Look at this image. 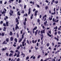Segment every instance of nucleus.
Segmentation results:
<instances>
[{
    "label": "nucleus",
    "instance_id": "obj_1",
    "mask_svg": "<svg viewBox=\"0 0 61 61\" xmlns=\"http://www.w3.org/2000/svg\"><path fill=\"white\" fill-rule=\"evenodd\" d=\"M8 24H9V23H8V22H6V25H5V23H4L3 24V25L4 26H6V25L7 26H9V25H8Z\"/></svg>",
    "mask_w": 61,
    "mask_h": 61
},
{
    "label": "nucleus",
    "instance_id": "obj_2",
    "mask_svg": "<svg viewBox=\"0 0 61 61\" xmlns=\"http://www.w3.org/2000/svg\"><path fill=\"white\" fill-rule=\"evenodd\" d=\"M37 26H36L33 29L32 32L33 34H34V30H36L37 29Z\"/></svg>",
    "mask_w": 61,
    "mask_h": 61
},
{
    "label": "nucleus",
    "instance_id": "obj_3",
    "mask_svg": "<svg viewBox=\"0 0 61 61\" xmlns=\"http://www.w3.org/2000/svg\"><path fill=\"white\" fill-rule=\"evenodd\" d=\"M28 10V15H29V14H30V13H31V8H29Z\"/></svg>",
    "mask_w": 61,
    "mask_h": 61
},
{
    "label": "nucleus",
    "instance_id": "obj_4",
    "mask_svg": "<svg viewBox=\"0 0 61 61\" xmlns=\"http://www.w3.org/2000/svg\"><path fill=\"white\" fill-rule=\"evenodd\" d=\"M51 18H50V17H49V19L50 20V21H51L52 20V18L53 17V15H51Z\"/></svg>",
    "mask_w": 61,
    "mask_h": 61
},
{
    "label": "nucleus",
    "instance_id": "obj_5",
    "mask_svg": "<svg viewBox=\"0 0 61 61\" xmlns=\"http://www.w3.org/2000/svg\"><path fill=\"white\" fill-rule=\"evenodd\" d=\"M38 30H36V31H35V35L36 36V35H37V32H38Z\"/></svg>",
    "mask_w": 61,
    "mask_h": 61
},
{
    "label": "nucleus",
    "instance_id": "obj_6",
    "mask_svg": "<svg viewBox=\"0 0 61 61\" xmlns=\"http://www.w3.org/2000/svg\"><path fill=\"white\" fill-rule=\"evenodd\" d=\"M47 16L46 15H44V16H43L42 17V20H44V18H45V17H46Z\"/></svg>",
    "mask_w": 61,
    "mask_h": 61
},
{
    "label": "nucleus",
    "instance_id": "obj_7",
    "mask_svg": "<svg viewBox=\"0 0 61 61\" xmlns=\"http://www.w3.org/2000/svg\"><path fill=\"white\" fill-rule=\"evenodd\" d=\"M13 40H14V38L13 37H11L10 38V40L11 41H13Z\"/></svg>",
    "mask_w": 61,
    "mask_h": 61
},
{
    "label": "nucleus",
    "instance_id": "obj_8",
    "mask_svg": "<svg viewBox=\"0 0 61 61\" xmlns=\"http://www.w3.org/2000/svg\"><path fill=\"white\" fill-rule=\"evenodd\" d=\"M17 15H18L19 16L21 15V14L20 13V11H19L17 12Z\"/></svg>",
    "mask_w": 61,
    "mask_h": 61
},
{
    "label": "nucleus",
    "instance_id": "obj_9",
    "mask_svg": "<svg viewBox=\"0 0 61 61\" xmlns=\"http://www.w3.org/2000/svg\"><path fill=\"white\" fill-rule=\"evenodd\" d=\"M4 29L3 30V31H5V30L6 29V27H4Z\"/></svg>",
    "mask_w": 61,
    "mask_h": 61
},
{
    "label": "nucleus",
    "instance_id": "obj_10",
    "mask_svg": "<svg viewBox=\"0 0 61 61\" xmlns=\"http://www.w3.org/2000/svg\"><path fill=\"white\" fill-rule=\"evenodd\" d=\"M6 41H4V42H3V44H7V42H6Z\"/></svg>",
    "mask_w": 61,
    "mask_h": 61
},
{
    "label": "nucleus",
    "instance_id": "obj_11",
    "mask_svg": "<svg viewBox=\"0 0 61 61\" xmlns=\"http://www.w3.org/2000/svg\"><path fill=\"white\" fill-rule=\"evenodd\" d=\"M9 38H7L6 39V42H9Z\"/></svg>",
    "mask_w": 61,
    "mask_h": 61
},
{
    "label": "nucleus",
    "instance_id": "obj_12",
    "mask_svg": "<svg viewBox=\"0 0 61 61\" xmlns=\"http://www.w3.org/2000/svg\"><path fill=\"white\" fill-rule=\"evenodd\" d=\"M47 34L48 36H49V37H51V36H51L50 34H49L47 32Z\"/></svg>",
    "mask_w": 61,
    "mask_h": 61
},
{
    "label": "nucleus",
    "instance_id": "obj_13",
    "mask_svg": "<svg viewBox=\"0 0 61 61\" xmlns=\"http://www.w3.org/2000/svg\"><path fill=\"white\" fill-rule=\"evenodd\" d=\"M18 29H19V27H15V30H16Z\"/></svg>",
    "mask_w": 61,
    "mask_h": 61
},
{
    "label": "nucleus",
    "instance_id": "obj_14",
    "mask_svg": "<svg viewBox=\"0 0 61 61\" xmlns=\"http://www.w3.org/2000/svg\"><path fill=\"white\" fill-rule=\"evenodd\" d=\"M24 16H26V17H27L28 15H27V14L26 13L25 15V14L24 15Z\"/></svg>",
    "mask_w": 61,
    "mask_h": 61
},
{
    "label": "nucleus",
    "instance_id": "obj_15",
    "mask_svg": "<svg viewBox=\"0 0 61 61\" xmlns=\"http://www.w3.org/2000/svg\"><path fill=\"white\" fill-rule=\"evenodd\" d=\"M46 45L48 47L49 46V45H50V44H49V43H47Z\"/></svg>",
    "mask_w": 61,
    "mask_h": 61
},
{
    "label": "nucleus",
    "instance_id": "obj_16",
    "mask_svg": "<svg viewBox=\"0 0 61 61\" xmlns=\"http://www.w3.org/2000/svg\"><path fill=\"white\" fill-rule=\"evenodd\" d=\"M15 41L16 43H17V39H16V38H15Z\"/></svg>",
    "mask_w": 61,
    "mask_h": 61
},
{
    "label": "nucleus",
    "instance_id": "obj_17",
    "mask_svg": "<svg viewBox=\"0 0 61 61\" xmlns=\"http://www.w3.org/2000/svg\"><path fill=\"white\" fill-rule=\"evenodd\" d=\"M60 52V51H59V50H58L57 51H56L55 52V54H57V53L58 52Z\"/></svg>",
    "mask_w": 61,
    "mask_h": 61
},
{
    "label": "nucleus",
    "instance_id": "obj_18",
    "mask_svg": "<svg viewBox=\"0 0 61 61\" xmlns=\"http://www.w3.org/2000/svg\"><path fill=\"white\" fill-rule=\"evenodd\" d=\"M20 48V46H19L16 48V49H17L18 50H19V48Z\"/></svg>",
    "mask_w": 61,
    "mask_h": 61
},
{
    "label": "nucleus",
    "instance_id": "obj_19",
    "mask_svg": "<svg viewBox=\"0 0 61 61\" xmlns=\"http://www.w3.org/2000/svg\"><path fill=\"white\" fill-rule=\"evenodd\" d=\"M46 29H45L44 30H42V32H43V33L45 34V30Z\"/></svg>",
    "mask_w": 61,
    "mask_h": 61
},
{
    "label": "nucleus",
    "instance_id": "obj_20",
    "mask_svg": "<svg viewBox=\"0 0 61 61\" xmlns=\"http://www.w3.org/2000/svg\"><path fill=\"white\" fill-rule=\"evenodd\" d=\"M22 55H24L23 57H24L25 56V54H24V53H22V54H21V56H22Z\"/></svg>",
    "mask_w": 61,
    "mask_h": 61
},
{
    "label": "nucleus",
    "instance_id": "obj_21",
    "mask_svg": "<svg viewBox=\"0 0 61 61\" xmlns=\"http://www.w3.org/2000/svg\"><path fill=\"white\" fill-rule=\"evenodd\" d=\"M22 40V39H20V40L19 41V43H20V42H21Z\"/></svg>",
    "mask_w": 61,
    "mask_h": 61
},
{
    "label": "nucleus",
    "instance_id": "obj_22",
    "mask_svg": "<svg viewBox=\"0 0 61 61\" xmlns=\"http://www.w3.org/2000/svg\"><path fill=\"white\" fill-rule=\"evenodd\" d=\"M1 36H5V33H2L1 34Z\"/></svg>",
    "mask_w": 61,
    "mask_h": 61
},
{
    "label": "nucleus",
    "instance_id": "obj_23",
    "mask_svg": "<svg viewBox=\"0 0 61 61\" xmlns=\"http://www.w3.org/2000/svg\"><path fill=\"white\" fill-rule=\"evenodd\" d=\"M57 28H57V26H56L54 28V29H57Z\"/></svg>",
    "mask_w": 61,
    "mask_h": 61
},
{
    "label": "nucleus",
    "instance_id": "obj_24",
    "mask_svg": "<svg viewBox=\"0 0 61 61\" xmlns=\"http://www.w3.org/2000/svg\"><path fill=\"white\" fill-rule=\"evenodd\" d=\"M12 55H13V54L12 53H10V54L9 55V56H10H10H12Z\"/></svg>",
    "mask_w": 61,
    "mask_h": 61
},
{
    "label": "nucleus",
    "instance_id": "obj_25",
    "mask_svg": "<svg viewBox=\"0 0 61 61\" xmlns=\"http://www.w3.org/2000/svg\"><path fill=\"white\" fill-rule=\"evenodd\" d=\"M26 41L27 43L29 44V45H30V44H29V41H28V40H27Z\"/></svg>",
    "mask_w": 61,
    "mask_h": 61
},
{
    "label": "nucleus",
    "instance_id": "obj_26",
    "mask_svg": "<svg viewBox=\"0 0 61 61\" xmlns=\"http://www.w3.org/2000/svg\"><path fill=\"white\" fill-rule=\"evenodd\" d=\"M29 56H27L26 57V60H28V59H29Z\"/></svg>",
    "mask_w": 61,
    "mask_h": 61
},
{
    "label": "nucleus",
    "instance_id": "obj_27",
    "mask_svg": "<svg viewBox=\"0 0 61 61\" xmlns=\"http://www.w3.org/2000/svg\"><path fill=\"white\" fill-rule=\"evenodd\" d=\"M37 21L38 23H39L40 21V19H38Z\"/></svg>",
    "mask_w": 61,
    "mask_h": 61
},
{
    "label": "nucleus",
    "instance_id": "obj_28",
    "mask_svg": "<svg viewBox=\"0 0 61 61\" xmlns=\"http://www.w3.org/2000/svg\"><path fill=\"white\" fill-rule=\"evenodd\" d=\"M58 3V1H56L55 3V4H57Z\"/></svg>",
    "mask_w": 61,
    "mask_h": 61
},
{
    "label": "nucleus",
    "instance_id": "obj_29",
    "mask_svg": "<svg viewBox=\"0 0 61 61\" xmlns=\"http://www.w3.org/2000/svg\"><path fill=\"white\" fill-rule=\"evenodd\" d=\"M12 34H13V33H12V31H10V36H12Z\"/></svg>",
    "mask_w": 61,
    "mask_h": 61
},
{
    "label": "nucleus",
    "instance_id": "obj_30",
    "mask_svg": "<svg viewBox=\"0 0 61 61\" xmlns=\"http://www.w3.org/2000/svg\"><path fill=\"white\" fill-rule=\"evenodd\" d=\"M44 25H45V26H46V22H44Z\"/></svg>",
    "mask_w": 61,
    "mask_h": 61
},
{
    "label": "nucleus",
    "instance_id": "obj_31",
    "mask_svg": "<svg viewBox=\"0 0 61 61\" xmlns=\"http://www.w3.org/2000/svg\"><path fill=\"white\" fill-rule=\"evenodd\" d=\"M45 9L46 10H47L48 9V7L47 6H46L45 7Z\"/></svg>",
    "mask_w": 61,
    "mask_h": 61
},
{
    "label": "nucleus",
    "instance_id": "obj_32",
    "mask_svg": "<svg viewBox=\"0 0 61 61\" xmlns=\"http://www.w3.org/2000/svg\"><path fill=\"white\" fill-rule=\"evenodd\" d=\"M35 48L36 50H37V49H38V48H37V47L36 48V46H35Z\"/></svg>",
    "mask_w": 61,
    "mask_h": 61
},
{
    "label": "nucleus",
    "instance_id": "obj_33",
    "mask_svg": "<svg viewBox=\"0 0 61 61\" xmlns=\"http://www.w3.org/2000/svg\"><path fill=\"white\" fill-rule=\"evenodd\" d=\"M41 56L40 55H39L37 57V58L38 59H39V58H40V57Z\"/></svg>",
    "mask_w": 61,
    "mask_h": 61
},
{
    "label": "nucleus",
    "instance_id": "obj_34",
    "mask_svg": "<svg viewBox=\"0 0 61 61\" xmlns=\"http://www.w3.org/2000/svg\"><path fill=\"white\" fill-rule=\"evenodd\" d=\"M10 12L12 13V14H13L14 13V12L12 10H10Z\"/></svg>",
    "mask_w": 61,
    "mask_h": 61
},
{
    "label": "nucleus",
    "instance_id": "obj_35",
    "mask_svg": "<svg viewBox=\"0 0 61 61\" xmlns=\"http://www.w3.org/2000/svg\"><path fill=\"white\" fill-rule=\"evenodd\" d=\"M36 9L35 8L33 10V12H35V11H36Z\"/></svg>",
    "mask_w": 61,
    "mask_h": 61
},
{
    "label": "nucleus",
    "instance_id": "obj_36",
    "mask_svg": "<svg viewBox=\"0 0 61 61\" xmlns=\"http://www.w3.org/2000/svg\"><path fill=\"white\" fill-rule=\"evenodd\" d=\"M26 39V37L23 40L24 42H25V40Z\"/></svg>",
    "mask_w": 61,
    "mask_h": 61
},
{
    "label": "nucleus",
    "instance_id": "obj_37",
    "mask_svg": "<svg viewBox=\"0 0 61 61\" xmlns=\"http://www.w3.org/2000/svg\"><path fill=\"white\" fill-rule=\"evenodd\" d=\"M36 59V57L35 56H34L33 57V59Z\"/></svg>",
    "mask_w": 61,
    "mask_h": 61
},
{
    "label": "nucleus",
    "instance_id": "obj_38",
    "mask_svg": "<svg viewBox=\"0 0 61 61\" xmlns=\"http://www.w3.org/2000/svg\"><path fill=\"white\" fill-rule=\"evenodd\" d=\"M41 45H43V41H42L41 42Z\"/></svg>",
    "mask_w": 61,
    "mask_h": 61
},
{
    "label": "nucleus",
    "instance_id": "obj_39",
    "mask_svg": "<svg viewBox=\"0 0 61 61\" xmlns=\"http://www.w3.org/2000/svg\"><path fill=\"white\" fill-rule=\"evenodd\" d=\"M6 56H9V55H8V53H6Z\"/></svg>",
    "mask_w": 61,
    "mask_h": 61
},
{
    "label": "nucleus",
    "instance_id": "obj_40",
    "mask_svg": "<svg viewBox=\"0 0 61 61\" xmlns=\"http://www.w3.org/2000/svg\"><path fill=\"white\" fill-rule=\"evenodd\" d=\"M20 61V59L19 58H18L17 59V60L16 61Z\"/></svg>",
    "mask_w": 61,
    "mask_h": 61
},
{
    "label": "nucleus",
    "instance_id": "obj_41",
    "mask_svg": "<svg viewBox=\"0 0 61 61\" xmlns=\"http://www.w3.org/2000/svg\"><path fill=\"white\" fill-rule=\"evenodd\" d=\"M3 23V21H1L0 22V24H2Z\"/></svg>",
    "mask_w": 61,
    "mask_h": 61
},
{
    "label": "nucleus",
    "instance_id": "obj_42",
    "mask_svg": "<svg viewBox=\"0 0 61 61\" xmlns=\"http://www.w3.org/2000/svg\"><path fill=\"white\" fill-rule=\"evenodd\" d=\"M45 2H46V3H48V2H49V1H47V0H46L45 1Z\"/></svg>",
    "mask_w": 61,
    "mask_h": 61
},
{
    "label": "nucleus",
    "instance_id": "obj_43",
    "mask_svg": "<svg viewBox=\"0 0 61 61\" xmlns=\"http://www.w3.org/2000/svg\"><path fill=\"white\" fill-rule=\"evenodd\" d=\"M58 34H61V32H60V31H58Z\"/></svg>",
    "mask_w": 61,
    "mask_h": 61
},
{
    "label": "nucleus",
    "instance_id": "obj_44",
    "mask_svg": "<svg viewBox=\"0 0 61 61\" xmlns=\"http://www.w3.org/2000/svg\"><path fill=\"white\" fill-rule=\"evenodd\" d=\"M32 42L33 43V44H34V43H35V41H34V40L32 41Z\"/></svg>",
    "mask_w": 61,
    "mask_h": 61
},
{
    "label": "nucleus",
    "instance_id": "obj_45",
    "mask_svg": "<svg viewBox=\"0 0 61 61\" xmlns=\"http://www.w3.org/2000/svg\"><path fill=\"white\" fill-rule=\"evenodd\" d=\"M60 45H58V46H57V48H58V47H60Z\"/></svg>",
    "mask_w": 61,
    "mask_h": 61
},
{
    "label": "nucleus",
    "instance_id": "obj_46",
    "mask_svg": "<svg viewBox=\"0 0 61 61\" xmlns=\"http://www.w3.org/2000/svg\"><path fill=\"white\" fill-rule=\"evenodd\" d=\"M21 0H19V3H21Z\"/></svg>",
    "mask_w": 61,
    "mask_h": 61
},
{
    "label": "nucleus",
    "instance_id": "obj_47",
    "mask_svg": "<svg viewBox=\"0 0 61 61\" xmlns=\"http://www.w3.org/2000/svg\"><path fill=\"white\" fill-rule=\"evenodd\" d=\"M9 14L10 15V16H12V15H13L11 13H9Z\"/></svg>",
    "mask_w": 61,
    "mask_h": 61
},
{
    "label": "nucleus",
    "instance_id": "obj_48",
    "mask_svg": "<svg viewBox=\"0 0 61 61\" xmlns=\"http://www.w3.org/2000/svg\"><path fill=\"white\" fill-rule=\"evenodd\" d=\"M20 56L19 55V54H18L17 55V57H19V56Z\"/></svg>",
    "mask_w": 61,
    "mask_h": 61
},
{
    "label": "nucleus",
    "instance_id": "obj_49",
    "mask_svg": "<svg viewBox=\"0 0 61 61\" xmlns=\"http://www.w3.org/2000/svg\"><path fill=\"white\" fill-rule=\"evenodd\" d=\"M23 24L24 25H26V22H25L23 23Z\"/></svg>",
    "mask_w": 61,
    "mask_h": 61
},
{
    "label": "nucleus",
    "instance_id": "obj_50",
    "mask_svg": "<svg viewBox=\"0 0 61 61\" xmlns=\"http://www.w3.org/2000/svg\"><path fill=\"white\" fill-rule=\"evenodd\" d=\"M24 12H25V11H24V10H22V14H24Z\"/></svg>",
    "mask_w": 61,
    "mask_h": 61
},
{
    "label": "nucleus",
    "instance_id": "obj_51",
    "mask_svg": "<svg viewBox=\"0 0 61 61\" xmlns=\"http://www.w3.org/2000/svg\"><path fill=\"white\" fill-rule=\"evenodd\" d=\"M26 5H25V6L24 7V9H25L26 8Z\"/></svg>",
    "mask_w": 61,
    "mask_h": 61
},
{
    "label": "nucleus",
    "instance_id": "obj_52",
    "mask_svg": "<svg viewBox=\"0 0 61 61\" xmlns=\"http://www.w3.org/2000/svg\"><path fill=\"white\" fill-rule=\"evenodd\" d=\"M41 36H42V37H44V35H43V34H41Z\"/></svg>",
    "mask_w": 61,
    "mask_h": 61
},
{
    "label": "nucleus",
    "instance_id": "obj_53",
    "mask_svg": "<svg viewBox=\"0 0 61 61\" xmlns=\"http://www.w3.org/2000/svg\"><path fill=\"white\" fill-rule=\"evenodd\" d=\"M37 7H38V8H40V6L39 5H37Z\"/></svg>",
    "mask_w": 61,
    "mask_h": 61
},
{
    "label": "nucleus",
    "instance_id": "obj_54",
    "mask_svg": "<svg viewBox=\"0 0 61 61\" xmlns=\"http://www.w3.org/2000/svg\"><path fill=\"white\" fill-rule=\"evenodd\" d=\"M49 33L50 34H51V31H49Z\"/></svg>",
    "mask_w": 61,
    "mask_h": 61
},
{
    "label": "nucleus",
    "instance_id": "obj_55",
    "mask_svg": "<svg viewBox=\"0 0 61 61\" xmlns=\"http://www.w3.org/2000/svg\"><path fill=\"white\" fill-rule=\"evenodd\" d=\"M36 46H39V43H37L36 44Z\"/></svg>",
    "mask_w": 61,
    "mask_h": 61
},
{
    "label": "nucleus",
    "instance_id": "obj_56",
    "mask_svg": "<svg viewBox=\"0 0 61 61\" xmlns=\"http://www.w3.org/2000/svg\"><path fill=\"white\" fill-rule=\"evenodd\" d=\"M35 15L36 16V15H37V13H35Z\"/></svg>",
    "mask_w": 61,
    "mask_h": 61
},
{
    "label": "nucleus",
    "instance_id": "obj_57",
    "mask_svg": "<svg viewBox=\"0 0 61 61\" xmlns=\"http://www.w3.org/2000/svg\"><path fill=\"white\" fill-rule=\"evenodd\" d=\"M37 12H38V11L36 10V11H35V13H36L37 14Z\"/></svg>",
    "mask_w": 61,
    "mask_h": 61
},
{
    "label": "nucleus",
    "instance_id": "obj_58",
    "mask_svg": "<svg viewBox=\"0 0 61 61\" xmlns=\"http://www.w3.org/2000/svg\"><path fill=\"white\" fill-rule=\"evenodd\" d=\"M16 55H17V54L16 53H15V55H14V56H16Z\"/></svg>",
    "mask_w": 61,
    "mask_h": 61
},
{
    "label": "nucleus",
    "instance_id": "obj_59",
    "mask_svg": "<svg viewBox=\"0 0 61 61\" xmlns=\"http://www.w3.org/2000/svg\"><path fill=\"white\" fill-rule=\"evenodd\" d=\"M24 35H22V37L21 38V39H23L24 38Z\"/></svg>",
    "mask_w": 61,
    "mask_h": 61
},
{
    "label": "nucleus",
    "instance_id": "obj_60",
    "mask_svg": "<svg viewBox=\"0 0 61 61\" xmlns=\"http://www.w3.org/2000/svg\"><path fill=\"white\" fill-rule=\"evenodd\" d=\"M0 4H2V1L1 0L0 1Z\"/></svg>",
    "mask_w": 61,
    "mask_h": 61
},
{
    "label": "nucleus",
    "instance_id": "obj_61",
    "mask_svg": "<svg viewBox=\"0 0 61 61\" xmlns=\"http://www.w3.org/2000/svg\"><path fill=\"white\" fill-rule=\"evenodd\" d=\"M50 50H51V48L50 47H49L48 48Z\"/></svg>",
    "mask_w": 61,
    "mask_h": 61
},
{
    "label": "nucleus",
    "instance_id": "obj_62",
    "mask_svg": "<svg viewBox=\"0 0 61 61\" xmlns=\"http://www.w3.org/2000/svg\"><path fill=\"white\" fill-rule=\"evenodd\" d=\"M29 53H31V50H29Z\"/></svg>",
    "mask_w": 61,
    "mask_h": 61
},
{
    "label": "nucleus",
    "instance_id": "obj_63",
    "mask_svg": "<svg viewBox=\"0 0 61 61\" xmlns=\"http://www.w3.org/2000/svg\"><path fill=\"white\" fill-rule=\"evenodd\" d=\"M41 34H43V31L42 30H41Z\"/></svg>",
    "mask_w": 61,
    "mask_h": 61
},
{
    "label": "nucleus",
    "instance_id": "obj_64",
    "mask_svg": "<svg viewBox=\"0 0 61 61\" xmlns=\"http://www.w3.org/2000/svg\"><path fill=\"white\" fill-rule=\"evenodd\" d=\"M13 51H10V52H11V53H13Z\"/></svg>",
    "mask_w": 61,
    "mask_h": 61
}]
</instances>
